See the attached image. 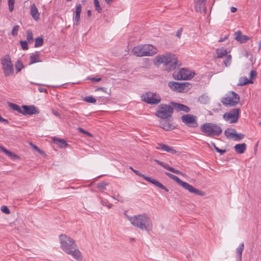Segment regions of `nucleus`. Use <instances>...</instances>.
Here are the masks:
<instances>
[{"mask_svg":"<svg viewBox=\"0 0 261 261\" xmlns=\"http://www.w3.org/2000/svg\"><path fill=\"white\" fill-rule=\"evenodd\" d=\"M59 238L62 250L67 254L71 255L74 259L77 261H81L82 255L74 240L70 237L64 234H61Z\"/></svg>","mask_w":261,"mask_h":261,"instance_id":"nucleus-1","label":"nucleus"},{"mask_svg":"<svg viewBox=\"0 0 261 261\" xmlns=\"http://www.w3.org/2000/svg\"><path fill=\"white\" fill-rule=\"evenodd\" d=\"M131 224L142 231H149L152 229V223L149 217L145 214H139L134 216L125 215Z\"/></svg>","mask_w":261,"mask_h":261,"instance_id":"nucleus-2","label":"nucleus"},{"mask_svg":"<svg viewBox=\"0 0 261 261\" xmlns=\"http://www.w3.org/2000/svg\"><path fill=\"white\" fill-rule=\"evenodd\" d=\"M177 62V59L175 55L167 54L165 55L157 56L154 60V64L156 65L163 64L165 70L169 71L175 69Z\"/></svg>","mask_w":261,"mask_h":261,"instance_id":"nucleus-3","label":"nucleus"},{"mask_svg":"<svg viewBox=\"0 0 261 261\" xmlns=\"http://www.w3.org/2000/svg\"><path fill=\"white\" fill-rule=\"evenodd\" d=\"M132 52L137 57L152 56L157 53L158 50L152 45L144 44L135 46Z\"/></svg>","mask_w":261,"mask_h":261,"instance_id":"nucleus-4","label":"nucleus"},{"mask_svg":"<svg viewBox=\"0 0 261 261\" xmlns=\"http://www.w3.org/2000/svg\"><path fill=\"white\" fill-rule=\"evenodd\" d=\"M200 130L206 136H219L222 132L221 127L213 123H205L201 125Z\"/></svg>","mask_w":261,"mask_h":261,"instance_id":"nucleus-5","label":"nucleus"},{"mask_svg":"<svg viewBox=\"0 0 261 261\" xmlns=\"http://www.w3.org/2000/svg\"><path fill=\"white\" fill-rule=\"evenodd\" d=\"M165 174L169 178L176 181V182H177L179 185L181 186L184 189L188 191L189 192L202 196L205 195L203 192L195 188L188 183L182 181L177 176L169 172H165Z\"/></svg>","mask_w":261,"mask_h":261,"instance_id":"nucleus-6","label":"nucleus"},{"mask_svg":"<svg viewBox=\"0 0 261 261\" xmlns=\"http://www.w3.org/2000/svg\"><path fill=\"white\" fill-rule=\"evenodd\" d=\"M173 112V106L166 104H161L158 107L155 115L161 119H167L172 116Z\"/></svg>","mask_w":261,"mask_h":261,"instance_id":"nucleus-7","label":"nucleus"},{"mask_svg":"<svg viewBox=\"0 0 261 261\" xmlns=\"http://www.w3.org/2000/svg\"><path fill=\"white\" fill-rule=\"evenodd\" d=\"M2 68L5 76L12 75L14 73L13 65L9 55L5 56L1 59Z\"/></svg>","mask_w":261,"mask_h":261,"instance_id":"nucleus-8","label":"nucleus"},{"mask_svg":"<svg viewBox=\"0 0 261 261\" xmlns=\"http://www.w3.org/2000/svg\"><path fill=\"white\" fill-rule=\"evenodd\" d=\"M168 86L173 91L178 92H187L191 88V85L188 82L179 83L175 82H169Z\"/></svg>","mask_w":261,"mask_h":261,"instance_id":"nucleus-9","label":"nucleus"},{"mask_svg":"<svg viewBox=\"0 0 261 261\" xmlns=\"http://www.w3.org/2000/svg\"><path fill=\"white\" fill-rule=\"evenodd\" d=\"M141 98L144 101L150 105H157L161 101V98L159 94L150 92H148L142 95Z\"/></svg>","mask_w":261,"mask_h":261,"instance_id":"nucleus-10","label":"nucleus"},{"mask_svg":"<svg viewBox=\"0 0 261 261\" xmlns=\"http://www.w3.org/2000/svg\"><path fill=\"white\" fill-rule=\"evenodd\" d=\"M195 73L191 72L188 69L181 68L179 70L175 71L173 73V77L177 80H187L192 79Z\"/></svg>","mask_w":261,"mask_h":261,"instance_id":"nucleus-11","label":"nucleus"},{"mask_svg":"<svg viewBox=\"0 0 261 261\" xmlns=\"http://www.w3.org/2000/svg\"><path fill=\"white\" fill-rule=\"evenodd\" d=\"M240 101L239 95L234 92H230L229 96L227 97H223L221 99V102L225 106H235Z\"/></svg>","mask_w":261,"mask_h":261,"instance_id":"nucleus-12","label":"nucleus"},{"mask_svg":"<svg viewBox=\"0 0 261 261\" xmlns=\"http://www.w3.org/2000/svg\"><path fill=\"white\" fill-rule=\"evenodd\" d=\"M182 122L187 126L191 127H197L198 126L197 117L196 116L186 114L181 116Z\"/></svg>","mask_w":261,"mask_h":261,"instance_id":"nucleus-13","label":"nucleus"},{"mask_svg":"<svg viewBox=\"0 0 261 261\" xmlns=\"http://www.w3.org/2000/svg\"><path fill=\"white\" fill-rule=\"evenodd\" d=\"M240 113L239 109H233L223 115V118L230 123H236L238 121Z\"/></svg>","mask_w":261,"mask_h":261,"instance_id":"nucleus-14","label":"nucleus"},{"mask_svg":"<svg viewBox=\"0 0 261 261\" xmlns=\"http://www.w3.org/2000/svg\"><path fill=\"white\" fill-rule=\"evenodd\" d=\"M133 172L135 173L136 174H137V175L139 176L140 177H143L147 181L153 184L154 185L161 188V189L165 190L166 192L169 191V190L165 186H164L163 184H162L161 182L155 180V179L152 178L148 176H146L144 174L141 173L138 170H133Z\"/></svg>","mask_w":261,"mask_h":261,"instance_id":"nucleus-15","label":"nucleus"},{"mask_svg":"<svg viewBox=\"0 0 261 261\" xmlns=\"http://www.w3.org/2000/svg\"><path fill=\"white\" fill-rule=\"evenodd\" d=\"M154 162L156 163L158 165L162 166L164 168L175 173V174H180V175H184V174L181 172V171H180L179 170H176L175 169H174V168L173 167H170L169 165H168L167 164H165L162 162H161L159 160H157V159H154Z\"/></svg>","mask_w":261,"mask_h":261,"instance_id":"nucleus-16","label":"nucleus"},{"mask_svg":"<svg viewBox=\"0 0 261 261\" xmlns=\"http://www.w3.org/2000/svg\"><path fill=\"white\" fill-rule=\"evenodd\" d=\"M205 3L206 0H196L195 5L196 11L200 13H205L206 10Z\"/></svg>","mask_w":261,"mask_h":261,"instance_id":"nucleus-17","label":"nucleus"},{"mask_svg":"<svg viewBox=\"0 0 261 261\" xmlns=\"http://www.w3.org/2000/svg\"><path fill=\"white\" fill-rule=\"evenodd\" d=\"M22 108L23 109V113L22 114H28V115H32V114H37L39 113L38 110L36 109V108L33 106H23Z\"/></svg>","mask_w":261,"mask_h":261,"instance_id":"nucleus-18","label":"nucleus"},{"mask_svg":"<svg viewBox=\"0 0 261 261\" xmlns=\"http://www.w3.org/2000/svg\"><path fill=\"white\" fill-rule=\"evenodd\" d=\"M155 148L158 150H164L171 154H175L176 153V151L172 147L163 143L158 144Z\"/></svg>","mask_w":261,"mask_h":261,"instance_id":"nucleus-19","label":"nucleus"},{"mask_svg":"<svg viewBox=\"0 0 261 261\" xmlns=\"http://www.w3.org/2000/svg\"><path fill=\"white\" fill-rule=\"evenodd\" d=\"M170 104L177 111H184L186 113H188L190 111V108L185 105L174 102H171Z\"/></svg>","mask_w":261,"mask_h":261,"instance_id":"nucleus-20","label":"nucleus"},{"mask_svg":"<svg viewBox=\"0 0 261 261\" xmlns=\"http://www.w3.org/2000/svg\"><path fill=\"white\" fill-rule=\"evenodd\" d=\"M235 39L240 43H244L249 40V37L242 35L241 31H237L235 34Z\"/></svg>","mask_w":261,"mask_h":261,"instance_id":"nucleus-21","label":"nucleus"},{"mask_svg":"<svg viewBox=\"0 0 261 261\" xmlns=\"http://www.w3.org/2000/svg\"><path fill=\"white\" fill-rule=\"evenodd\" d=\"M30 13L32 17L35 20H38L39 18V13L35 4L31 6Z\"/></svg>","mask_w":261,"mask_h":261,"instance_id":"nucleus-22","label":"nucleus"},{"mask_svg":"<svg viewBox=\"0 0 261 261\" xmlns=\"http://www.w3.org/2000/svg\"><path fill=\"white\" fill-rule=\"evenodd\" d=\"M82 12V5L79 4L76 7L75 10V24L76 25H78L80 23V15Z\"/></svg>","mask_w":261,"mask_h":261,"instance_id":"nucleus-23","label":"nucleus"},{"mask_svg":"<svg viewBox=\"0 0 261 261\" xmlns=\"http://www.w3.org/2000/svg\"><path fill=\"white\" fill-rule=\"evenodd\" d=\"M0 149L1 150L4 152L5 153L6 155H7L8 156L11 158L12 159H14V160H16V159H19V157L18 155L14 154V153H13L11 151H9L8 150H7V149H6L5 147H4L3 146H0Z\"/></svg>","mask_w":261,"mask_h":261,"instance_id":"nucleus-24","label":"nucleus"},{"mask_svg":"<svg viewBox=\"0 0 261 261\" xmlns=\"http://www.w3.org/2000/svg\"><path fill=\"white\" fill-rule=\"evenodd\" d=\"M246 144L245 143L238 144L234 146L235 151L238 153H243L246 149Z\"/></svg>","mask_w":261,"mask_h":261,"instance_id":"nucleus-25","label":"nucleus"},{"mask_svg":"<svg viewBox=\"0 0 261 261\" xmlns=\"http://www.w3.org/2000/svg\"><path fill=\"white\" fill-rule=\"evenodd\" d=\"M54 141L55 142L58 144L59 147L61 148H65L67 146L68 144L66 143V142L62 139L57 138H53Z\"/></svg>","mask_w":261,"mask_h":261,"instance_id":"nucleus-26","label":"nucleus"},{"mask_svg":"<svg viewBox=\"0 0 261 261\" xmlns=\"http://www.w3.org/2000/svg\"><path fill=\"white\" fill-rule=\"evenodd\" d=\"M41 62V60H40L39 55L38 53H36L35 55H32L30 56V64H32L37 62Z\"/></svg>","mask_w":261,"mask_h":261,"instance_id":"nucleus-27","label":"nucleus"},{"mask_svg":"<svg viewBox=\"0 0 261 261\" xmlns=\"http://www.w3.org/2000/svg\"><path fill=\"white\" fill-rule=\"evenodd\" d=\"M244 244L243 243H241L239 246L237 248L236 252L237 256L239 257V260L242 261V254L244 250Z\"/></svg>","mask_w":261,"mask_h":261,"instance_id":"nucleus-28","label":"nucleus"},{"mask_svg":"<svg viewBox=\"0 0 261 261\" xmlns=\"http://www.w3.org/2000/svg\"><path fill=\"white\" fill-rule=\"evenodd\" d=\"M248 83H253L252 81L249 80L246 77H241L239 79V82L238 84V86H244Z\"/></svg>","mask_w":261,"mask_h":261,"instance_id":"nucleus-29","label":"nucleus"},{"mask_svg":"<svg viewBox=\"0 0 261 261\" xmlns=\"http://www.w3.org/2000/svg\"><path fill=\"white\" fill-rule=\"evenodd\" d=\"M162 128L165 130H169L173 128V126L167 121L161 123Z\"/></svg>","mask_w":261,"mask_h":261,"instance_id":"nucleus-30","label":"nucleus"},{"mask_svg":"<svg viewBox=\"0 0 261 261\" xmlns=\"http://www.w3.org/2000/svg\"><path fill=\"white\" fill-rule=\"evenodd\" d=\"M217 58H222L227 54V50L224 48L217 49L216 50Z\"/></svg>","mask_w":261,"mask_h":261,"instance_id":"nucleus-31","label":"nucleus"},{"mask_svg":"<svg viewBox=\"0 0 261 261\" xmlns=\"http://www.w3.org/2000/svg\"><path fill=\"white\" fill-rule=\"evenodd\" d=\"M9 106L13 110L17 111L21 114L23 113V111L17 105L10 102L9 103Z\"/></svg>","mask_w":261,"mask_h":261,"instance_id":"nucleus-32","label":"nucleus"},{"mask_svg":"<svg viewBox=\"0 0 261 261\" xmlns=\"http://www.w3.org/2000/svg\"><path fill=\"white\" fill-rule=\"evenodd\" d=\"M235 130L234 129H227L225 131L224 134L228 138L233 139Z\"/></svg>","mask_w":261,"mask_h":261,"instance_id":"nucleus-33","label":"nucleus"},{"mask_svg":"<svg viewBox=\"0 0 261 261\" xmlns=\"http://www.w3.org/2000/svg\"><path fill=\"white\" fill-rule=\"evenodd\" d=\"M43 44V39L42 37H37L35 39V47H38L42 46Z\"/></svg>","mask_w":261,"mask_h":261,"instance_id":"nucleus-34","label":"nucleus"},{"mask_svg":"<svg viewBox=\"0 0 261 261\" xmlns=\"http://www.w3.org/2000/svg\"><path fill=\"white\" fill-rule=\"evenodd\" d=\"M244 137V135L242 134H238L234 132V135H233V139L236 141H240L242 139H243Z\"/></svg>","mask_w":261,"mask_h":261,"instance_id":"nucleus-35","label":"nucleus"},{"mask_svg":"<svg viewBox=\"0 0 261 261\" xmlns=\"http://www.w3.org/2000/svg\"><path fill=\"white\" fill-rule=\"evenodd\" d=\"M84 100L89 103H95L96 101V99L92 96L84 97Z\"/></svg>","mask_w":261,"mask_h":261,"instance_id":"nucleus-36","label":"nucleus"},{"mask_svg":"<svg viewBox=\"0 0 261 261\" xmlns=\"http://www.w3.org/2000/svg\"><path fill=\"white\" fill-rule=\"evenodd\" d=\"M94 4L96 10H97L99 13H100L101 11V8L100 6L98 0H94Z\"/></svg>","mask_w":261,"mask_h":261,"instance_id":"nucleus-37","label":"nucleus"},{"mask_svg":"<svg viewBox=\"0 0 261 261\" xmlns=\"http://www.w3.org/2000/svg\"><path fill=\"white\" fill-rule=\"evenodd\" d=\"M107 185L104 182H100L97 184V187L100 191H103L105 189Z\"/></svg>","mask_w":261,"mask_h":261,"instance_id":"nucleus-38","label":"nucleus"},{"mask_svg":"<svg viewBox=\"0 0 261 261\" xmlns=\"http://www.w3.org/2000/svg\"><path fill=\"white\" fill-rule=\"evenodd\" d=\"M231 61V55H227L226 59L224 61V63L225 66H228L230 65Z\"/></svg>","mask_w":261,"mask_h":261,"instance_id":"nucleus-39","label":"nucleus"},{"mask_svg":"<svg viewBox=\"0 0 261 261\" xmlns=\"http://www.w3.org/2000/svg\"><path fill=\"white\" fill-rule=\"evenodd\" d=\"M15 0H8L9 9L10 12H12L14 10V5Z\"/></svg>","mask_w":261,"mask_h":261,"instance_id":"nucleus-40","label":"nucleus"},{"mask_svg":"<svg viewBox=\"0 0 261 261\" xmlns=\"http://www.w3.org/2000/svg\"><path fill=\"white\" fill-rule=\"evenodd\" d=\"M15 67H16V69L17 72H19L23 67V66L22 63H21L20 61H18L15 64Z\"/></svg>","mask_w":261,"mask_h":261,"instance_id":"nucleus-41","label":"nucleus"},{"mask_svg":"<svg viewBox=\"0 0 261 261\" xmlns=\"http://www.w3.org/2000/svg\"><path fill=\"white\" fill-rule=\"evenodd\" d=\"M20 44L21 45V48L23 50H27L28 49V43L26 41L21 40L20 41Z\"/></svg>","mask_w":261,"mask_h":261,"instance_id":"nucleus-42","label":"nucleus"},{"mask_svg":"<svg viewBox=\"0 0 261 261\" xmlns=\"http://www.w3.org/2000/svg\"><path fill=\"white\" fill-rule=\"evenodd\" d=\"M27 39L28 41L33 40V34L31 30L27 31Z\"/></svg>","mask_w":261,"mask_h":261,"instance_id":"nucleus-43","label":"nucleus"},{"mask_svg":"<svg viewBox=\"0 0 261 261\" xmlns=\"http://www.w3.org/2000/svg\"><path fill=\"white\" fill-rule=\"evenodd\" d=\"M19 29V27L18 25H15V27H14L12 31V35L13 36L17 35Z\"/></svg>","mask_w":261,"mask_h":261,"instance_id":"nucleus-44","label":"nucleus"},{"mask_svg":"<svg viewBox=\"0 0 261 261\" xmlns=\"http://www.w3.org/2000/svg\"><path fill=\"white\" fill-rule=\"evenodd\" d=\"M1 211L6 214H9L10 213L9 209L6 206H2L1 207Z\"/></svg>","mask_w":261,"mask_h":261,"instance_id":"nucleus-45","label":"nucleus"},{"mask_svg":"<svg viewBox=\"0 0 261 261\" xmlns=\"http://www.w3.org/2000/svg\"><path fill=\"white\" fill-rule=\"evenodd\" d=\"M256 75H257V73H256V71H255V70L251 71L250 73V80L252 81L253 79H255V77L256 76Z\"/></svg>","mask_w":261,"mask_h":261,"instance_id":"nucleus-46","label":"nucleus"},{"mask_svg":"<svg viewBox=\"0 0 261 261\" xmlns=\"http://www.w3.org/2000/svg\"><path fill=\"white\" fill-rule=\"evenodd\" d=\"M101 203L103 205H105L106 206H107L108 208H110L111 207H112L113 206V204H109L108 203V202H105V201H101Z\"/></svg>","mask_w":261,"mask_h":261,"instance_id":"nucleus-47","label":"nucleus"},{"mask_svg":"<svg viewBox=\"0 0 261 261\" xmlns=\"http://www.w3.org/2000/svg\"><path fill=\"white\" fill-rule=\"evenodd\" d=\"M182 32V28L178 29L176 32V36L179 39L181 37V33Z\"/></svg>","mask_w":261,"mask_h":261,"instance_id":"nucleus-48","label":"nucleus"},{"mask_svg":"<svg viewBox=\"0 0 261 261\" xmlns=\"http://www.w3.org/2000/svg\"><path fill=\"white\" fill-rule=\"evenodd\" d=\"M29 144L34 149H35L37 151L38 150H39V148L37 146H36V145H34V144H33L32 143L30 142L29 143Z\"/></svg>","mask_w":261,"mask_h":261,"instance_id":"nucleus-49","label":"nucleus"},{"mask_svg":"<svg viewBox=\"0 0 261 261\" xmlns=\"http://www.w3.org/2000/svg\"><path fill=\"white\" fill-rule=\"evenodd\" d=\"M101 78H96V77H92L90 79L91 81L94 82H98L101 81Z\"/></svg>","mask_w":261,"mask_h":261,"instance_id":"nucleus-50","label":"nucleus"},{"mask_svg":"<svg viewBox=\"0 0 261 261\" xmlns=\"http://www.w3.org/2000/svg\"><path fill=\"white\" fill-rule=\"evenodd\" d=\"M216 151L218 152H219L220 153H221V154L224 153L226 152V150L225 149H220L219 148L216 149Z\"/></svg>","mask_w":261,"mask_h":261,"instance_id":"nucleus-51","label":"nucleus"},{"mask_svg":"<svg viewBox=\"0 0 261 261\" xmlns=\"http://www.w3.org/2000/svg\"><path fill=\"white\" fill-rule=\"evenodd\" d=\"M52 113L56 116H57L59 117H60V114L57 111H55L54 109L52 110Z\"/></svg>","mask_w":261,"mask_h":261,"instance_id":"nucleus-52","label":"nucleus"},{"mask_svg":"<svg viewBox=\"0 0 261 261\" xmlns=\"http://www.w3.org/2000/svg\"><path fill=\"white\" fill-rule=\"evenodd\" d=\"M38 90L40 92H47V90L42 87H39Z\"/></svg>","mask_w":261,"mask_h":261,"instance_id":"nucleus-53","label":"nucleus"},{"mask_svg":"<svg viewBox=\"0 0 261 261\" xmlns=\"http://www.w3.org/2000/svg\"><path fill=\"white\" fill-rule=\"evenodd\" d=\"M78 130H79L80 132L83 133V134H86V133H87V131H86L85 130H84L83 128H81V127H79L78 128Z\"/></svg>","mask_w":261,"mask_h":261,"instance_id":"nucleus-54","label":"nucleus"},{"mask_svg":"<svg viewBox=\"0 0 261 261\" xmlns=\"http://www.w3.org/2000/svg\"><path fill=\"white\" fill-rule=\"evenodd\" d=\"M37 151H38V152L40 154H41V155H45V152H44L43 150H42L40 149V148H39V150H37Z\"/></svg>","mask_w":261,"mask_h":261,"instance_id":"nucleus-55","label":"nucleus"},{"mask_svg":"<svg viewBox=\"0 0 261 261\" xmlns=\"http://www.w3.org/2000/svg\"><path fill=\"white\" fill-rule=\"evenodd\" d=\"M0 122H4L5 124H8L9 123V121L8 120L5 119L3 118V117L2 118Z\"/></svg>","mask_w":261,"mask_h":261,"instance_id":"nucleus-56","label":"nucleus"},{"mask_svg":"<svg viewBox=\"0 0 261 261\" xmlns=\"http://www.w3.org/2000/svg\"><path fill=\"white\" fill-rule=\"evenodd\" d=\"M230 11L232 13H234L237 11V8L234 7H231L230 8Z\"/></svg>","mask_w":261,"mask_h":261,"instance_id":"nucleus-57","label":"nucleus"},{"mask_svg":"<svg viewBox=\"0 0 261 261\" xmlns=\"http://www.w3.org/2000/svg\"><path fill=\"white\" fill-rule=\"evenodd\" d=\"M87 15H88V17H90L91 16V10H88L87 11Z\"/></svg>","mask_w":261,"mask_h":261,"instance_id":"nucleus-58","label":"nucleus"},{"mask_svg":"<svg viewBox=\"0 0 261 261\" xmlns=\"http://www.w3.org/2000/svg\"><path fill=\"white\" fill-rule=\"evenodd\" d=\"M105 2L107 4H111V3H112L113 2V0H105Z\"/></svg>","mask_w":261,"mask_h":261,"instance_id":"nucleus-59","label":"nucleus"},{"mask_svg":"<svg viewBox=\"0 0 261 261\" xmlns=\"http://www.w3.org/2000/svg\"><path fill=\"white\" fill-rule=\"evenodd\" d=\"M212 145L214 147V148H215V149L216 150V149L218 148L216 145H215V144L214 143H212Z\"/></svg>","mask_w":261,"mask_h":261,"instance_id":"nucleus-60","label":"nucleus"},{"mask_svg":"<svg viewBox=\"0 0 261 261\" xmlns=\"http://www.w3.org/2000/svg\"><path fill=\"white\" fill-rule=\"evenodd\" d=\"M86 134L88 136L92 137V135L88 132H87V133H86Z\"/></svg>","mask_w":261,"mask_h":261,"instance_id":"nucleus-61","label":"nucleus"},{"mask_svg":"<svg viewBox=\"0 0 261 261\" xmlns=\"http://www.w3.org/2000/svg\"><path fill=\"white\" fill-rule=\"evenodd\" d=\"M258 47H259V50L260 49V48H261V40H260L259 42V45H258Z\"/></svg>","mask_w":261,"mask_h":261,"instance_id":"nucleus-62","label":"nucleus"},{"mask_svg":"<svg viewBox=\"0 0 261 261\" xmlns=\"http://www.w3.org/2000/svg\"><path fill=\"white\" fill-rule=\"evenodd\" d=\"M71 113L72 114H77V113L75 112H74V111L71 112Z\"/></svg>","mask_w":261,"mask_h":261,"instance_id":"nucleus-63","label":"nucleus"},{"mask_svg":"<svg viewBox=\"0 0 261 261\" xmlns=\"http://www.w3.org/2000/svg\"><path fill=\"white\" fill-rule=\"evenodd\" d=\"M129 169H131L133 171V170H134V169L133 168V167H129Z\"/></svg>","mask_w":261,"mask_h":261,"instance_id":"nucleus-64","label":"nucleus"}]
</instances>
